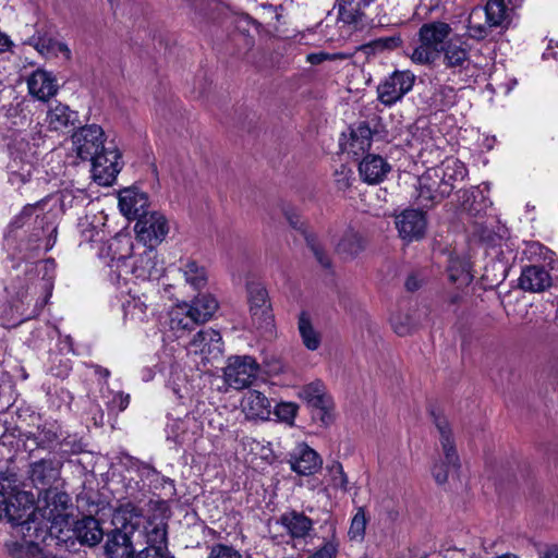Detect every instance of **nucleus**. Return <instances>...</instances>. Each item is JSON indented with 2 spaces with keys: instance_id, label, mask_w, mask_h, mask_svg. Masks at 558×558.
Segmentation results:
<instances>
[{
  "instance_id": "f257e3e1",
  "label": "nucleus",
  "mask_w": 558,
  "mask_h": 558,
  "mask_svg": "<svg viewBox=\"0 0 558 558\" xmlns=\"http://www.w3.org/2000/svg\"><path fill=\"white\" fill-rule=\"evenodd\" d=\"M72 148L82 160L92 162L93 178L101 185L111 184L121 167V154L116 146H105V132L100 125L77 128L72 136Z\"/></svg>"
},
{
  "instance_id": "f03ea898",
  "label": "nucleus",
  "mask_w": 558,
  "mask_h": 558,
  "mask_svg": "<svg viewBox=\"0 0 558 558\" xmlns=\"http://www.w3.org/2000/svg\"><path fill=\"white\" fill-rule=\"evenodd\" d=\"M37 287L26 277H16L4 287L8 294V304L0 315V326L14 328L26 320L36 318L51 296L52 283L46 280L41 283L44 298H35Z\"/></svg>"
},
{
  "instance_id": "7ed1b4c3",
  "label": "nucleus",
  "mask_w": 558,
  "mask_h": 558,
  "mask_svg": "<svg viewBox=\"0 0 558 558\" xmlns=\"http://www.w3.org/2000/svg\"><path fill=\"white\" fill-rule=\"evenodd\" d=\"M469 174L466 166L454 157L444 159L439 165L428 168L417 179L416 202L422 208L430 209L450 196L458 184Z\"/></svg>"
},
{
  "instance_id": "20e7f679",
  "label": "nucleus",
  "mask_w": 558,
  "mask_h": 558,
  "mask_svg": "<svg viewBox=\"0 0 558 558\" xmlns=\"http://www.w3.org/2000/svg\"><path fill=\"white\" fill-rule=\"evenodd\" d=\"M522 260L527 264L522 267L518 279L521 290L542 293L553 287V272L558 270L555 252L539 242H526L522 251Z\"/></svg>"
},
{
  "instance_id": "39448f33",
  "label": "nucleus",
  "mask_w": 558,
  "mask_h": 558,
  "mask_svg": "<svg viewBox=\"0 0 558 558\" xmlns=\"http://www.w3.org/2000/svg\"><path fill=\"white\" fill-rule=\"evenodd\" d=\"M0 489V519H7L13 526H21L23 532L36 531L34 496L20 488L17 476L2 475Z\"/></svg>"
},
{
  "instance_id": "423d86ee",
  "label": "nucleus",
  "mask_w": 558,
  "mask_h": 558,
  "mask_svg": "<svg viewBox=\"0 0 558 558\" xmlns=\"http://www.w3.org/2000/svg\"><path fill=\"white\" fill-rule=\"evenodd\" d=\"M143 518L128 510H118L113 513L112 530L107 534L105 545L109 558H133L134 544L138 542V532Z\"/></svg>"
},
{
  "instance_id": "0eeeda50",
  "label": "nucleus",
  "mask_w": 558,
  "mask_h": 558,
  "mask_svg": "<svg viewBox=\"0 0 558 558\" xmlns=\"http://www.w3.org/2000/svg\"><path fill=\"white\" fill-rule=\"evenodd\" d=\"M451 26L441 21L424 23L417 33L420 45L410 56L411 60L421 65H430L441 57V49L449 40Z\"/></svg>"
},
{
  "instance_id": "6e6552de",
  "label": "nucleus",
  "mask_w": 558,
  "mask_h": 558,
  "mask_svg": "<svg viewBox=\"0 0 558 558\" xmlns=\"http://www.w3.org/2000/svg\"><path fill=\"white\" fill-rule=\"evenodd\" d=\"M110 278L114 280L113 267L119 272L116 275L117 282L121 277V272L133 274L135 278L145 280H158L163 274V267L157 260V252L155 247H146L143 253L135 256L121 255L119 257H112Z\"/></svg>"
},
{
  "instance_id": "1a4fd4ad",
  "label": "nucleus",
  "mask_w": 558,
  "mask_h": 558,
  "mask_svg": "<svg viewBox=\"0 0 558 558\" xmlns=\"http://www.w3.org/2000/svg\"><path fill=\"white\" fill-rule=\"evenodd\" d=\"M432 415L439 433V441L444 452V460L434 463L432 473L435 481L441 485L448 481L450 472H458L460 470L461 463L447 417L435 411H432Z\"/></svg>"
},
{
  "instance_id": "9d476101",
  "label": "nucleus",
  "mask_w": 558,
  "mask_h": 558,
  "mask_svg": "<svg viewBox=\"0 0 558 558\" xmlns=\"http://www.w3.org/2000/svg\"><path fill=\"white\" fill-rule=\"evenodd\" d=\"M217 308L218 302L213 295L198 294L190 305L171 313V329H192L194 325L209 320Z\"/></svg>"
},
{
  "instance_id": "9b49d317",
  "label": "nucleus",
  "mask_w": 558,
  "mask_h": 558,
  "mask_svg": "<svg viewBox=\"0 0 558 558\" xmlns=\"http://www.w3.org/2000/svg\"><path fill=\"white\" fill-rule=\"evenodd\" d=\"M46 507L43 510V517L50 522V534L56 535L58 539H64L65 527L73 523L72 515L68 512L71 506V497L63 492L49 489L44 493Z\"/></svg>"
},
{
  "instance_id": "f8f14e48",
  "label": "nucleus",
  "mask_w": 558,
  "mask_h": 558,
  "mask_svg": "<svg viewBox=\"0 0 558 558\" xmlns=\"http://www.w3.org/2000/svg\"><path fill=\"white\" fill-rule=\"evenodd\" d=\"M259 365L250 355L230 356L223 368L226 384L236 390L244 389L257 378Z\"/></svg>"
},
{
  "instance_id": "ddd939ff",
  "label": "nucleus",
  "mask_w": 558,
  "mask_h": 558,
  "mask_svg": "<svg viewBox=\"0 0 558 558\" xmlns=\"http://www.w3.org/2000/svg\"><path fill=\"white\" fill-rule=\"evenodd\" d=\"M136 239L145 247H157L169 233V223L163 214L150 211L138 218L134 226Z\"/></svg>"
},
{
  "instance_id": "4468645a",
  "label": "nucleus",
  "mask_w": 558,
  "mask_h": 558,
  "mask_svg": "<svg viewBox=\"0 0 558 558\" xmlns=\"http://www.w3.org/2000/svg\"><path fill=\"white\" fill-rule=\"evenodd\" d=\"M415 75L410 71H395L377 87L378 100L385 106L400 101L414 85Z\"/></svg>"
},
{
  "instance_id": "2eb2a0df",
  "label": "nucleus",
  "mask_w": 558,
  "mask_h": 558,
  "mask_svg": "<svg viewBox=\"0 0 558 558\" xmlns=\"http://www.w3.org/2000/svg\"><path fill=\"white\" fill-rule=\"evenodd\" d=\"M146 547L133 558H172L167 547V530L162 522L147 521L143 532H138Z\"/></svg>"
},
{
  "instance_id": "dca6fc26",
  "label": "nucleus",
  "mask_w": 558,
  "mask_h": 558,
  "mask_svg": "<svg viewBox=\"0 0 558 558\" xmlns=\"http://www.w3.org/2000/svg\"><path fill=\"white\" fill-rule=\"evenodd\" d=\"M62 462L51 457L32 462L27 475L33 486L39 490V495L52 489L60 480Z\"/></svg>"
},
{
  "instance_id": "f3484780",
  "label": "nucleus",
  "mask_w": 558,
  "mask_h": 558,
  "mask_svg": "<svg viewBox=\"0 0 558 558\" xmlns=\"http://www.w3.org/2000/svg\"><path fill=\"white\" fill-rule=\"evenodd\" d=\"M192 353L198 354L204 363L220 359L223 354V341L220 332L213 328L198 330L189 343Z\"/></svg>"
},
{
  "instance_id": "a211bd4d",
  "label": "nucleus",
  "mask_w": 558,
  "mask_h": 558,
  "mask_svg": "<svg viewBox=\"0 0 558 558\" xmlns=\"http://www.w3.org/2000/svg\"><path fill=\"white\" fill-rule=\"evenodd\" d=\"M299 396L316 411L314 417L318 418L323 425L328 426L332 423L333 405L330 398L326 395L322 381H313L305 385L300 390Z\"/></svg>"
},
{
  "instance_id": "6ab92c4d",
  "label": "nucleus",
  "mask_w": 558,
  "mask_h": 558,
  "mask_svg": "<svg viewBox=\"0 0 558 558\" xmlns=\"http://www.w3.org/2000/svg\"><path fill=\"white\" fill-rule=\"evenodd\" d=\"M246 291L252 319L258 327L270 325L272 310L266 288L259 282H248Z\"/></svg>"
},
{
  "instance_id": "aec40b11",
  "label": "nucleus",
  "mask_w": 558,
  "mask_h": 558,
  "mask_svg": "<svg viewBox=\"0 0 558 558\" xmlns=\"http://www.w3.org/2000/svg\"><path fill=\"white\" fill-rule=\"evenodd\" d=\"M278 523L293 541L307 542L315 536V522L303 511L288 510L279 517Z\"/></svg>"
},
{
  "instance_id": "412c9836",
  "label": "nucleus",
  "mask_w": 558,
  "mask_h": 558,
  "mask_svg": "<svg viewBox=\"0 0 558 558\" xmlns=\"http://www.w3.org/2000/svg\"><path fill=\"white\" fill-rule=\"evenodd\" d=\"M26 44L32 46L45 58H54L58 57L59 53H61L65 60H71L72 58L69 46L64 41H59L48 26L37 28Z\"/></svg>"
},
{
  "instance_id": "4be33fe9",
  "label": "nucleus",
  "mask_w": 558,
  "mask_h": 558,
  "mask_svg": "<svg viewBox=\"0 0 558 558\" xmlns=\"http://www.w3.org/2000/svg\"><path fill=\"white\" fill-rule=\"evenodd\" d=\"M104 534L99 520L92 515H84L80 520H73L72 525L65 527V534L62 536L65 538L64 542L75 537L82 545L93 547L100 543Z\"/></svg>"
},
{
  "instance_id": "5701e85b",
  "label": "nucleus",
  "mask_w": 558,
  "mask_h": 558,
  "mask_svg": "<svg viewBox=\"0 0 558 558\" xmlns=\"http://www.w3.org/2000/svg\"><path fill=\"white\" fill-rule=\"evenodd\" d=\"M369 5V0H336L335 8L339 20L352 27L354 32L368 28L372 19H368L364 9Z\"/></svg>"
},
{
  "instance_id": "b1692460",
  "label": "nucleus",
  "mask_w": 558,
  "mask_h": 558,
  "mask_svg": "<svg viewBox=\"0 0 558 558\" xmlns=\"http://www.w3.org/2000/svg\"><path fill=\"white\" fill-rule=\"evenodd\" d=\"M426 226V215L420 209H405L396 217V227L400 238L409 242L422 239Z\"/></svg>"
},
{
  "instance_id": "393cba45",
  "label": "nucleus",
  "mask_w": 558,
  "mask_h": 558,
  "mask_svg": "<svg viewBox=\"0 0 558 558\" xmlns=\"http://www.w3.org/2000/svg\"><path fill=\"white\" fill-rule=\"evenodd\" d=\"M202 422L193 415L171 420L166 427L167 438L183 446L194 442L201 436Z\"/></svg>"
},
{
  "instance_id": "a878e982",
  "label": "nucleus",
  "mask_w": 558,
  "mask_h": 558,
  "mask_svg": "<svg viewBox=\"0 0 558 558\" xmlns=\"http://www.w3.org/2000/svg\"><path fill=\"white\" fill-rule=\"evenodd\" d=\"M148 195L136 186L123 189L119 194V208L128 219H136L148 214Z\"/></svg>"
},
{
  "instance_id": "bb28decb",
  "label": "nucleus",
  "mask_w": 558,
  "mask_h": 558,
  "mask_svg": "<svg viewBox=\"0 0 558 558\" xmlns=\"http://www.w3.org/2000/svg\"><path fill=\"white\" fill-rule=\"evenodd\" d=\"M28 93L40 101H48L58 90L57 77L44 69L35 70L26 80Z\"/></svg>"
},
{
  "instance_id": "cd10ccee",
  "label": "nucleus",
  "mask_w": 558,
  "mask_h": 558,
  "mask_svg": "<svg viewBox=\"0 0 558 558\" xmlns=\"http://www.w3.org/2000/svg\"><path fill=\"white\" fill-rule=\"evenodd\" d=\"M374 131L369 122L361 121L350 128V137L341 143L342 151L359 157L369 150Z\"/></svg>"
},
{
  "instance_id": "c85d7f7f",
  "label": "nucleus",
  "mask_w": 558,
  "mask_h": 558,
  "mask_svg": "<svg viewBox=\"0 0 558 558\" xmlns=\"http://www.w3.org/2000/svg\"><path fill=\"white\" fill-rule=\"evenodd\" d=\"M442 63L453 74L468 70L471 63L470 52L465 43L449 39L441 49Z\"/></svg>"
},
{
  "instance_id": "c756f323",
  "label": "nucleus",
  "mask_w": 558,
  "mask_h": 558,
  "mask_svg": "<svg viewBox=\"0 0 558 558\" xmlns=\"http://www.w3.org/2000/svg\"><path fill=\"white\" fill-rule=\"evenodd\" d=\"M366 247V239L352 226H348L340 234L336 245V253L343 259H354Z\"/></svg>"
},
{
  "instance_id": "7c9ffc66",
  "label": "nucleus",
  "mask_w": 558,
  "mask_h": 558,
  "mask_svg": "<svg viewBox=\"0 0 558 558\" xmlns=\"http://www.w3.org/2000/svg\"><path fill=\"white\" fill-rule=\"evenodd\" d=\"M24 436L26 441H31L34 445V447L31 448V451H34L35 449L50 451L59 446L61 432L57 423L45 422L37 426L36 430L27 432Z\"/></svg>"
},
{
  "instance_id": "2f4dec72",
  "label": "nucleus",
  "mask_w": 558,
  "mask_h": 558,
  "mask_svg": "<svg viewBox=\"0 0 558 558\" xmlns=\"http://www.w3.org/2000/svg\"><path fill=\"white\" fill-rule=\"evenodd\" d=\"M391 166L379 155L367 154L359 163V172L364 182L376 184L387 177Z\"/></svg>"
},
{
  "instance_id": "473e14b6",
  "label": "nucleus",
  "mask_w": 558,
  "mask_h": 558,
  "mask_svg": "<svg viewBox=\"0 0 558 558\" xmlns=\"http://www.w3.org/2000/svg\"><path fill=\"white\" fill-rule=\"evenodd\" d=\"M291 469L299 475L308 476L320 470L323 460L307 445L300 446L290 460Z\"/></svg>"
},
{
  "instance_id": "72a5a7b5",
  "label": "nucleus",
  "mask_w": 558,
  "mask_h": 558,
  "mask_svg": "<svg viewBox=\"0 0 558 558\" xmlns=\"http://www.w3.org/2000/svg\"><path fill=\"white\" fill-rule=\"evenodd\" d=\"M45 121L51 131H63L80 122L78 113L61 102L49 107Z\"/></svg>"
},
{
  "instance_id": "f704fd0d",
  "label": "nucleus",
  "mask_w": 558,
  "mask_h": 558,
  "mask_svg": "<svg viewBox=\"0 0 558 558\" xmlns=\"http://www.w3.org/2000/svg\"><path fill=\"white\" fill-rule=\"evenodd\" d=\"M461 207L471 216H481L492 205L478 186H471L468 190L460 189L457 192Z\"/></svg>"
},
{
  "instance_id": "c9c22d12",
  "label": "nucleus",
  "mask_w": 558,
  "mask_h": 558,
  "mask_svg": "<svg viewBox=\"0 0 558 558\" xmlns=\"http://www.w3.org/2000/svg\"><path fill=\"white\" fill-rule=\"evenodd\" d=\"M244 411L251 418L267 420L271 413V403L268 398L257 391L250 390L244 397Z\"/></svg>"
},
{
  "instance_id": "e433bc0d",
  "label": "nucleus",
  "mask_w": 558,
  "mask_h": 558,
  "mask_svg": "<svg viewBox=\"0 0 558 558\" xmlns=\"http://www.w3.org/2000/svg\"><path fill=\"white\" fill-rule=\"evenodd\" d=\"M495 26H490L488 20L485 19L482 8L472 9L466 25V34L474 40H484L487 38Z\"/></svg>"
},
{
  "instance_id": "4c0bfd02",
  "label": "nucleus",
  "mask_w": 558,
  "mask_h": 558,
  "mask_svg": "<svg viewBox=\"0 0 558 558\" xmlns=\"http://www.w3.org/2000/svg\"><path fill=\"white\" fill-rule=\"evenodd\" d=\"M402 43L403 41L401 36L396 34L388 37L376 38L369 43L363 44L357 47V51H361L367 57H371L384 51L396 50L401 47Z\"/></svg>"
},
{
  "instance_id": "58836bf2",
  "label": "nucleus",
  "mask_w": 558,
  "mask_h": 558,
  "mask_svg": "<svg viewBox=\"0 0 558 558\" xmlns=\"http://www.w3.org/2000/svg\"><path fill=\"white\" fill-rule=\"evenodd\" d=\"M298 329L306 349L315 351L320 345V336L314 329L307 312L302 311L298 319Z\"/></svg>"
},
{
  "instance_id": "ea45409f",
  "label": "nucleus",
  "mask_w": 558,
  "mask_h": 558,
  "mask_svg": "<svg viewBox=\"0 0 558 558\" xmlns=\"http://www.w3.org/2000/svg\"><path fill=\"white\" fill-rule=\"evenodd\" d=\"M483 9L485 19L488 20L490 26L495 28H505L508 17V8L505 0H487Z\"/></svg>"
},
{
  "instance_id": "a19ab883",
  "label": "nucleus",
  "mask_w": 558,
  "mask_h": 558,
  "mask_svg": "<svg viewBox=\"0 0 558 558\" xmlns=\"http://www.w3.org/2000/svg\"><path fill=\"white\" fill-rule=\"evenodd\" d=\"M447 271L450 281L453 283L464 286L469 284L473 279L470 264L460 257H451L449 259Z\"/></svg>"
},
{
  "instance_id": "79ce46f5",
  "label": "nucleus",
  "mask_w": 558,
  "mask_h": 558,
  "mask_svg": "<svg viewBox=\"0 0 558 558\" xmlns=\"http://www.w3.org/2000/svg\"><path fill=\"white\" fill-rule=\"evenodd\" d=\"M122 310L124 318L131 320L144 322L147 317L148 305L146 298L130 295L129 299L123 301Z\"/></svg>"
},
{
  "instance_id": "37998d69",
  "label": "nucleus",
  "mask_w": 558,
  "mask_h": 558,
  "mask_svg": "<svg viewBox=\"0 0 558 558\" xmlns=\"http://www.w3.org/2000/svg\"><path fill=\"white\" fill-rule=\"evenodd\" d=\"M185 5L192 21L202 24L210 17L213 9L217 4L215 0H185Z\"/></svg>"
},
{
  "instance_id": "c03bdc74",
  "label": "nucleus",
  "mask_w": 558,
  "mask_h": 558,
  "mask_svg": "<svg viewBox=\"0 0 558 558\" xmlns=\"http://www.w3.org/2000/svg\"><path fill=\"white\" fill-rule=\"evenodd\" d=\"M368 518L364 507H357L351 519L348 537L351 542L362 543L365 538Z\"/></svg>"
},
{
  "instance_id": "a18cd8bd",
  "label": "nucleus",
  "mask_w": 558,
  "mask_h": 558,
  "mask_svg": "<svg viewBox=\"0 0 558 558\" xmlns=\"http://www.w3.org/2000/svg\"><path fill=\"white\" fill-rule=\"evenodd\" d=\"M457 102V90L449 85H439L432 95V105L440 111L453 107Z\"/></svg>"
},
{
  "instance_id": "49530a36",
  "label": "nucleus",
  "mask_w": 558,
  "mask_h": 558,
  "mask_svg": "<svg viewBox=\"0 0 558 558\" xmlns=\"http://www.w3.org/2000/svg\"><path fill=\"white\" fill-rule=\"evenodd\" d=\"M183 275L187 283L194 289L201 290L207 283L206 270L194 260H189L182 268Z\"/></svg>"
},
{
  "instance_id": "de8ad7c7",
  "label": "nucleus",
  "mask_w": 558,
  "mask_h": 558,
  "mask_svg": "<svg viewBox=\"0 0 558 558\" xmlns=\"http://www.w3.org/2000/svg\"><path fill=\"white\" fill-rule=\"evenodd\" d=\"M72 371V361L60 352H50L49 354V372L51 375L65 378Z\"/></svg>"
},
{
  "instance_id": "09e8293b",
  "label": "nucleus",
  "mask_w": 558,
  "mask_h": 558,
  "mask_svg": "<svg viewBox=\"0 0 558 558\" xmlns=\"http://www.w3.org/2000/svg\"><path fill=\"white\" fill-rule=\"evenodd\" d=\"M20 162L16 158H14L9 163L10 177L9 181L13 185H22L29 181L33 170V165L31 162L23 163L20 167Z\"/></svg>"
},
{
  "instance_id": "8fccbe9b",
  "label": "nucleus",
  "mask_w": 558,
  "mask_h": 558,
  "mask_svg": "<svg viewBox=\"0 0 558 558\" xmlns=\"http://www.w3.org/2000/svg\"><path fill=\"white\" fill-rule=\"evenodd\" d=\"M390 324L398 336H408L416 328V320L408 313H397L391 316Z\"/></svg>"
},
{
  "instance_id": "3c124183",
  "label": "nucleus",
  "mask_w": 558,
  "mask_h": 558,
  "mask_svg": "<svg viewBox=\"0 0 558 558\" xmlns=\"http://www.w3.org/2000/svg\"><path fill=\"white\" fill-rule=\"evenodd\" d=\"M138 470L141 471L142 475H145L146 477H156V480L160 478L162 482V489L165 490L163 495L167 498H171L175 495V486L174 481L170 480L168 477L161 476L159 472L148 463L141 462Z\"/></svg>"
},
{
  "instance_id": "603ef678",
  "label": "nucleus",
  "mask_w": 558,
  "mask_h": 558,
  "mask_svg": "<svg viewBox=\"0 0 558 558\" xmlns=\"http://www.w3.org/2000/svg\"><path fill=\"white\" fill-rule=\"evenodd\" d=\"M339 550V541L336 537V527L331 524V536L325 539L323 545L307 558H336Z\"/></svg>"
},
{
  "instance_id": "864d4df0",
  "label": "nucleus",
  "mask_w": 558,
  "mask_h": 558,
  "mask_svg": "<svg viewBox=\"0 0 558 558\" xmlns=\"http://www.w3.org/2000/svg\"><path fill=\"white\" fill-rule=\"evenodd\" d=\"M305 241L307 246L311 248L312 253L314 254L316 260L324 267V268H330L331 267V259L329 255L326 253L319 241L317 240L316 235L312 233H305Z\"/></svg>"
},
{
  "instance_id": "5fc2aeb1",
  "label": "nucleus",
  "mask_w": 558,
  "mask_h": 558,
  "mask_svg": "<svg viewBox=\"0 0 558 558\" xmlns=\"http://www.w3.org/2000/svg\"><path fill=\"white\" fill-rule=\"evenodd\" d=\"M328 472L331 477V485L333 488H339L343 492L349 490V480L343 471V466L339 461H333L328 465Z\"/></svg>"
},
{
  "instance_id": "6e6d98bb",
  "label": "nucleus",
  "mask_w": 558,
  "mask_h": 558,
  "mask_svg": "<svg viewBox=\"0 0 558 558\" xmlns=\"http://www.w3.org/2000/svg\"><path fill=\"white\" fill-rule=\"evenodd\" d=\"M44 204V201L36 202L35 204H27L25 205L22 210L15 215L10 225L9 228L11 230H16L23 228L33 217L36 208H38L40 205Z\"/></svg>"
},
{
  "instance_id": "4d7b16f0",
  "label": "nucleus",
  "mask_w": 558,
  "mask_h": 558,
  "mask_svg": "<svg viewBox=\"0 0 558 558\" xmlns=\"http://www.w3.org/2000/svg\"><path fill=\"white\" fill-rule=\"evenodd\" d=\"M81 440L76 439L75 437H65L63 439H60L59 442V454L61 458H66L72 454L81 453L84 448Z\"/></svg>"
},
{
  "instance_id": "13d9d810",
  "label": "nucleus",
  "mask_w": 558,
  "mask_h": 558,
  "mask_svg": "<svg viewBox=\"0 0 558 558\" xmlns=\"http://www.w3.org/2000/svg\"><path fill=\"white\" fill-rule=\"evenodd\" d=\"M274 412L281 422L292 424L298 412V405L293 402H280L275 405Z\"/></svg>"
},
{
  "instance_id": "bf43d9fd",
  "label": "nucleus",
  "mask_w": 558,
  "mask_h": 558,
  "mask_svg": "<svg viewBox=\"0 0 558 558\" xmlns=\"http://www.w3.org/2000/svg\"><path fill=\"white\" fill-rule=\"evenodd\" d=\"M352 174V170L345 165H341L336 169L333 178L337 189L341 191L349 189L351 185Z\"/></svg>"
},
{
  "instance_id": "052dcab7",
  "label": "nucleus",
  "mask_w": 558,
  "mask_h": 558,
  "mask_svg": "<svg viewBox=\"0 0 558 558\" xmlns=\"http://www.w3.org/2000/svg\"><path fill=\"white\" fill-rule=\"evenodd\" d=\"M208 558H242V556L232 546L217 544L213 546Z\"/></svg>"
},
{
  "instance_id": "680f3d73",
  "label": "nucleus",
  "mask_w": 558,
  "mask_h": 558,
  "mask_svg": "<svg viewBox=\"0 0 558 558\" xmlns=\"http://www.w3.org/2000/svg\"><path fill=\"white\" fill-rule=\"evenodd\" d=\"M345 54L338 52V53H328V52H313L307 54L306 60L313 65H317L323 63L327 60H338V59H344Z\"/></svg>"
},
{
  "instance_id": "e2e57ef3",
  "label": "nucleus",
  "mask_w": 558,
  "mask_h": 558,
  "mask_svg": "<svg viewBox=\"0 0 558 558\" xmlns=\"http://www.w3.org/2000/svg\"><path fill=\"white\" fill-rule=\"evenodd\" d=\"M130 399L131 398H130L129 393H124V392L120 391V392H117L113 395V397L110 401V405L113 409H117L118 411L122 412L129 407Z\"/></svg>"
},
{
  "instance_id": "0e129e2a",
  "label": "nucleus",
  "mask_w": 558,
  "mask_h": 558,
  "mask_svg": "<svg viewBox=\"0 0 558 558\" xmlns=\"http://www.w3.org/2000/svg\"><path fill=\"white\" fill-rule=\"evenodd\" d=\"M404 286L408 291L414 292L421 288L422 280H420L415 274H411L407 278Z\"/></svg>"
},
{
  "instance_id": "69168bd1",
  "label": "nucleus",
  "mask_w": 558,
  "mask_h": 558,
  "mask_svg": "<svg viewBox=\"0 0 558 558\" xmlns=\"http://www.w3.org/2000/svg\"><path fill=\"white\" fill-rule=\"evenodd\" d=\"M89 367L94 369V373L96 375H98L99 377L104 378L105 380H107L110 376V371L106 367H102L98 364H89Z\"/></svg>"
},
{
  "instance_id": "338daca9",
  "label": "nucleus",
  "mask_w": 558,
  "mask_h": 558,
  "mask_svg": "<svg viewBox=\"0 0 558 558\" xmlns=\"http://www.w3.org/2000/svg\"><path fill=\"white\" fill-rule=\"evenodd\" d=\"M12 45L10 38L0 32V52L8 51Z\"/></svg>"
},
{
  "instance_id": "774afa93",
  "label": "nucleus",
  "mask_w": 558,
  "mask_h": 558,
  "mask_svg": "<svg viewBox=\"0 0 558 558\" xmlns=\"http://www.w3.org/2000/svg\"><path fill=\"white\" fill-rule=\"evenodd\" d=\"M539 558H558V547L550 546L547 547Z\"/></svg>"
}]
</instances>
